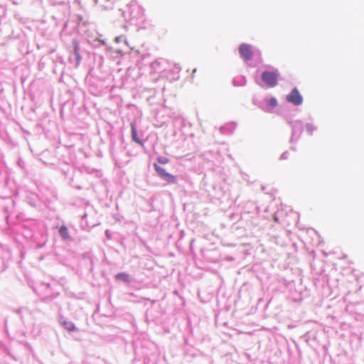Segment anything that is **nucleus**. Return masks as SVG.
I'll list each match as a JSON object with an SVG mask.
<instances>
[{
  "label": "nucleus",
  "mask_w": 364,
  "mask_h": 364,
  "mask_svg": "<svg viewBox=\"0 0 364 364\" xmlns=\"http://www.w3.org/2000/svg\"><path fill=\"white\" fill-rule=\"evenodd\" d=\"M89 24H63L60 31V38L64 41H68L70 38L72 43V50L70 53L68 61L74 68H77L81 62L80 41L78 36L86 39L87 42L93 48H97L105 46V49L109 48L105 40L98 38V33L90 31L87 26Z\"/></svg>",
  "instance_id": "f257e3e1"
},
{
  "label": "nucleus",
  "mask_w": 364,
  "mask_h": 364,
  "mask_svg": "<svg viewBox=\"0 0 364 364\" xmlns=\"http://www.w3.org/2000/svg\"><path fill=\"white\" fill-rule=\"evenodd\" d=\"M279 77L280 73L278 69L271 67V70L262 71L259 80H256L255 82L261 88H273L278 85Z\"/></svg>",
  "instance_id": "f03ea898"
},
{
  "label": "nucleus",
  "mask_w": 364,
  "mask_h": 364,
  "mask_svg": "<svg viewBox=\"0 0 364 364\" xmlns=\"http://www.w3.org/2000/svg\"><path fill=\"white\" fill-rule=\"evenodd\" d=\"M240 58L245 63H248L254 57L260 60L261 53L259 50H253L250 44L242 43L238 47Z\"/></svg>",
  "instance_id": "7ed1b4c3"
},
{
  "label": "nucleus",
  "mask_w": 364,
  "mask_h": 364,
  "mask_svg": "<svg viewBox=\"0 0 364 364\" xmlns=\"http://www.w3.org/2000/svg\"><path fill=\"white\" fill-rule=\"evenodd\" d=\"M153 168L157 176L167 184H176L178 183V177L167 172L164 168L160 166L157 163L153 164Z\"/></svg>",
  "instance_id": "20e7f679"
},
{
  "label": "nucleus",
  "mask_w": 364,
  "mask_h": 364,
  "mask_svg": "<svg viewBox=\"0 0 364 364\" xmlns=\"http://www.w3.org/2000/svg\"><path fill=\"white\" fill-rule=\"evenodd\" d=\"M253 103L257 105L258 108L267 113L272 112V110L278 105V101L274 97L265 98L264 101H260L258 102L253 101Z\"/></svg>",
  "instance_id": "39448f33"
},
{
  "label": "nucleus",
  "mask_w": 364,
  "mask_h": 364,
  "mask_svg": "<svg viewBox=\"0 0 364 364\" xmlns=\"http://www.w3.org/2000/svg\"><path fill=\"white\" fill-rule=\"evenodd\" d=\"M285 100L295 107L301 105L304 102L303 96L296 87L291 90L290 92L286 95Z\"/></svg>",
  "instance_id": "423d86ee"
},
{
  "label": "nucleus",
  "mask_w": 364,
  "mask_h": 364,
  "mask_svg": "<svg viewBox=\"0 0 364 364\" xmlns=\"http://www.w3.org/2000/svg\"><path fill=\"white\" fill-rule=\"evenodd\" d=\"M291 129V134L290 137V142L293 143L294 141L299 140L304 130V123L300 119L294 121V123L290 126Z\"/></svg>",
  "instance_id": "0eeeda50"
},
{
  "label": "nucleus",
  "mask_w": 364,
  "mask_h": 364,
  "mask_svg": "<svg viewBox=\"0 0 364 364\" xmlns=\"http://www.w3.org/2000/svg\"><path fill=\"white\" fill-rule=\"evenodd\" d=\"M259 208L254 203L252 202H247L245 203V205L243 206L242 210V215L243 216L245 214H250L251 217L252 218L255 215H257L259 214Z\"/></svg>",
  "instance_id": "6e6552de"
},
{
  "label": "nucleus",
  "mask_w": 364,
  "mask_h": 364,
  "mask_svg": "<svg viewBox=\"0 0 364 364\" xmlns=\"http://www.w3.org/2000/svg\"><path fill=\"white\" fill-rule=\"evenodd\" d=\"M55 228L58 229L59 236L60 237L63 241L67 242L72 240V237L70 235L68 228L65 225L64 222L60 226H58V225H55Z\"/></svg>",
  "instance_id": "1a4fd4ad"
},
{
  "label": "nucleus",
  "mask_w": 364,
  "mask_h": 364,
  "mask_svg": "<svg viewBox=\"0 0 364 364\" xmlns=\"http://www.w3.org/2000/svg\"><path fill=\"white\" fill-rule=\"evenodd\" d=\"M131 137L132 140L136 144L140 145L142 147L144 146V141L139 136L137 128L134 123H131Z\"/></svg>",
  "instance_id": "9d476101"
},
{
  "label": "nucleus",
  "mask_w": 364,
  "mask_h": 364,
  "mask_svg": "<svg viewBox=\"0 0 364 364\" xmlns=\"http://www.w3.org/2000/svg\"><path fill=\"white\" fill-rule=\"evenodd\" d=\"M25 202L33 208H37L40 205V200L36 195H28L25 198Z\"/></svg>",
  "instance_id": "9b49d317"
},
{
  "label": "nucleus",
  "mask_w": 364,
  "mask_h": 364,
  "mask_svg": "<svg viewBox=\"0 0 364 364\" xmlns=\"http://www.w3.org/2000/svg\"><path fill=\"white\" fill-rule=\"evenodd\" d=\"M114 279L117 282H122L127 284H129L132 282V277L128 273L124 272L116 274Z\"/></svg>",
  "instance_id": "f8f14e48"
},
{
  "label": "nucleus",
  "mask_w": 364,
  "mask_h": 364,
  "mask_svg": "<svg viewBox=\"0 0 364 364\" xmlns=\"http://www.w3.org/2000/svg\"><path fill=\"white\" fill-rule=\"evenodd\" d=\"M236 126L237 124L235 122H231L225 124L224 126H222L220 128V131L222 134H231L236 128Z\"/></svg>",
  "instance_id": "ddd939ff"
},
{
  "label": "nucleus",
  "mask_w": 364,
  "mask_h": 364,
  "mask_svg": "<svg viewBox=\"0 0 364 364\" xmlns=\"http://www.w3.org/2000/svg\"><path fill=\"white\" fill-rule=\"evenodd\" d=\"M61 326L70 333L78 331L75 324L69 320L63 321Z\"/></svg>",
  "instance_id": "4468645a"
},
{
  "label": "nucleus",
  "mask_w": 364,
  "mask_h": 364,
  "mask_svg": "<svg viewBox=\"0 0 364 364\" xmlns=\"http://www.w3.org/2000/svg\"><path fill=\"white\" fill-rule=\"evenodd\" d=\"M247 79L244 75H240L232 79V84L234 86H244L246 85Z\"/></svg>",
  "instance_id": "2eb2a0df"
},
{
  "label": "nucleus",
  "mask_w": 364,
  "mask_h": 364,
  "mask_svg": "<svg viewBox=\"0 0 364 364\" xmlns=\"http://www.w3.org/2000/svg\"><path fill=\"white\" fill-rule=\"evenodd\" d=\"M59 295V292H51L50 294H48L46 296L41 297L40 299L41 302L43 303H48L53 300L54 299L57 298Z\"/></svg>",
  "instance_id": "dca6fc26"
},
{
  "label": "nucleus",
  "mask_w": 364,
  "mask_h": 364,
  "mask_svg": "<svg viewBox=\"0 0 364 364\" xmlns=\"http://www.w3.org/2000/svg\"><path fill=\"white\" fill-rule=\"evenodd\" d=\"M150 67L154 72H161L162 68L161 67V61L156 60L151 63Z\"/></svg>",
  "instance_id": "f3484780"
},
{
  "label": "nucleus",
  "mask_w": 364,
  "mask_h": 364,
  "mask_svg": "<svg viewBox=\"0 0 364 364\" xmlns=\"http://www.w3.org/2000/svg\"><path fill=\"white\" fill-rule=\"evenodd\" d=\"M305 129L307 134L310 136L313 135L314 131L317 130V127L311 123H306L305 124Z\"/></svg>",
  "instance_id": "a211bd4d"
},
{
  "label": "nucleus",
  "mask_w": 364,
  "mask_h": 364,
  "mask_svg": "<svg viewBox=\"0 0 364 364\" xmlns=\"http://www.w3.org/2000/svg\"><path fill=\"white\" fill-rule=\"evenodd\" d=\"M17 166L21 169L23 170L25 173H27V170H26V162L21 159V158H19L17 161Z\"/></svg>",
  "instance_id": "6ab92c4d"
},
{
  "label": "nucleus",
  "mask_w": 364,
  "mask_h": 364,
  "mask_svg": "<svg viewBox=\"0 0 364 364\" xmlns=\"http://www.w3.org/2000/svg\"><path fill=\"white\" fill-rule=\"evenodd\" d=\"M156 161L160 164H166L170 161V160L167 157L159 156L156 158Z\"/></svg>",
  "instance_id": "aec40b11"
},
{
  "label": "nucleus",
  "mask_w": 364,
  "mask_h": 364,
  "mask_svg": "<svg viewBox=\"0 0 364 364\" xmlns=\"http://www.w3.org/2000/svg\"><path fill=\"white\" fill-rule=\"evenodd\" d=\"M243 217V215H242V213L240 215L237 213H231L229 215L230 220L232 221L237 220L239 221L240 219H242Z\"/></svg>",
  "instance_id": "412c9836"
},
{
  "label": "nucleus",
  "mask_w": 364,
  "mask_h": 364,
  "mask_svg": "<svg viewBox=\"0 0 364 364\" xmlns=\"http://www.w3.org/2000/svg\"><path fill=\"white\" fill-rule=\"evenodd\" d=\"M174 126L181 128L183 126V119L181 117H176L173 122Z\"/></svg>",
  "instance_id": "4be33fe9"
},
{
  "label": "nucleus",
  "mask_w": 364,
  "mask_h": 364,
  "mask_svg": "<svg viewBox=\"0 0 364 364\" xmlns=\"http://www.w3.org/2000/svg\"><path fill=\"white\" fill-rule=\"evenodd\" d=\"M124 41L126 45H128V42L124 36H119L114 38V42L117 43Z\"/></svg>",
  "instance_id": "5701e85b"
},
{
  "label": "nucleus",
  "mask_w": 364,
  "mask_h": 364,
  "mask_svg": "<svg viewBox=\"0 0 364 364\" xmlns=\"http://www.w3.org/2000/svg\"><path fill=\"white\" fill-rule=\"evenodd\" d=\"M283 117L284 119V120L286 121V122L289 125L291 126L292 124V123H294V121L291 116L288 115V114H286V115H283Z\"/></svg>",
  "instance_id": "b1692460"
},
{
  "label": "nucleus",
  "mask_w": 364,
  "mask_h": 364,
  "mask_svg": "<svg viewBox=\"0 0 364 364\" xmlns=\"http://www.w3.org/2000/svg\"><path fill=\"white\" fill-rule=\"evenodd\" d=\"M289 156V152L287 151H285L280 156L279 159L280 160H286L288 159Z\"/></svg>",
  "instance_id": "393cba45"
},
{
  "label": "nucleus",
  "mask_w": 364,
  "mask_h": 364,
  "mask_svg": "<svg viewBox=\"0 0 364 364\" xmlns=\"http://www.w3.org/2000/svg\"><path fill=\"white\" fill-rule=\"evenodd\" d=\"M68 319L65 318L63 315L60 314L58 315V321L60 323V325H63V321H67Z\"/></svg>",
  "instance_id": "a878e982"
},
{
  "label": "nucleus",
  "mask_w": 364,
  "mask_h": 364,
  "mask_svg": "<svg viewBox=\"0 0 364 364\" xmlns=\"http://www.w3.org/2000/svg\"><path fill=\"white\" fill-rule=\"evenodd\" d=\"M43 285L46 286L47 289H50L51 292H55L49 283H43Z\"/></svg>",
  "instance_id": "bb28decb"
},
{
  "label": "nucleus",
  "mask_w": 364,
  "mask_h": 364,
  "mask_svg": "<svg viewBox=\"0 0 364 364\" xmlns=\"http://www.w3.org/2000/svg\"><path fill=\"white\" fill-rule=\"evenodd\" d=\"M105 236L107 239H110L112 237V233L109 230H105Z\"/></svg>",
  "instance_id": "cd10ccee"
},
{
  "label": "nucleus",
  "mask_w": 364,
  "mask_h": 364,
  "mask_svg": "<svg viewBox=\"0 0 364 364\" xmlns=\"http://www.w3.org/2000/svg\"><path fill=\"white\" fill-rule=\"evenodd\" d=\"M273 220L276 222V223H279V217H278V213H276L274 214L273 215Z\"/></svg>",
  "instance_id": "c85d7f7f"
},
{
  "label": "nucleus",
  "mask_w": 364,
  "mask_h": 364,
  "mask_svg": "<svg viewBox=\"0 0 364 364\" xmlns=\"http://www.w3.org/2000/svg\"><path fill=\"white\" fill-rule=\"evenodd\" d=\"M194 242V240H192L190 242V250L193 251V244Z\"/></svg>",
  "instance_id": "c756f323"
},
{
  "label": "nucleus",
  "mask_w": 364,
  "mask_h": 364,
  "mask_svg": "<svg viewBox=\"0 0 364 364\" xmlns=\"http://www.w3.org/2000/svg\"><path fill=\"white\" fill-rule=\"evenodd\" d=\"M21 309H16V310H15V312H16V314H21Z\"/></svg>",
  "instance_id": "7c9ffc66"
},
{
  "label": "nucleus",
  "mask_w": 364,
  "mask_h": 364,
  "mask_svg": "<svg viewBox=\"0 0 364 364\" xmlns=\"http://www.w3.org/2000/svg\"><path fill=\"white\" fill-rule=\"evenodd\" d=\"M176 69L177 70V72L178 73L181 70V68L178 65H176Z\"/></svg>",
  "instance_id": "2f4dec72"
},
{
  "label": "nucleus",
  "mask_w": 364,
  "mask_h": 364,
  "mask_svg": "<svg viewBox=\"0 0 364 364\" xmlns=\"http://www.w3.org/2000/svg\"><path fill=\"white\" fill-rule=\"evenodd\" d=\"M292 151H296V149L294 146H291V148H290Z\"/></svg>",
  "instance_id": "473e14b6"
},
{
  "label": "nucleus",
  "mask_w": 364,
  "mask_h": 364,
  "mask_svg": "<svg viewBox=\"0 0 364 364\" xmlns=\"http://www.w3.org/2000/svg\"><path fill=\"white\" fill-rule=\"evenodd\" d=\"M114 151V146H113V144L112 143V145H111V151L112 152Z\"/></svg>",
  "instance_id": "72a5a7b5"
},
{
  "label": "nucleus",
  "mask_w": 364,
  "mask_h": 364,
  "mask_svg": "<svg viewBox=\"0 0 364 364\" xmlns=\"http://www.w3.org/2000/svg\"><path fill=\"white\" fill-rule=\"evenodd\" d=\"M3 182H4V183H7V178H6V177H5V178H4V181H3Z\"/></svg>",
  "instance_id": "f704fd0d"
},
{
  "label": "nucleus",
  "mask_w": 364,
  "mask_h": 364,
  "mask_svg": "<svg viewBox=\"0 0 364 364\" xmlns=\"http://www.w3.org/2000/svg\"><path fill=\"white\" fill-rule=\"evenodd\" d=\"M78 190H81L82 189V187L80 186H77L75 187Z\"/></svg>",
  "instance_id": "c9c22d12"
},
{
  "label": "nucleus",
  "mask_w": 364,
  "mask_h": 364,
  "mask_svg": "<svg viewBox=\"0 0 364 364\" xmlns=\"http://www.w3.org/2000/svg\"><path fill=\"white\" fill-rule=\"evenodd\" d=\"M7 355H11L14 359H16V358H14V356L11 355V353H10L9 352H7Z\"/></svg>",
  "instance_id": "e433bc0d"
},
{
  "label": "nucleus",
  "mask_w": 364,
  "mask_h": 364,
  "mask_svg": "<svg viewBox=\"0 0 364 364\" xmlns=\"http://www.w3.org/2000/svg\"><path fill=\"white\" fill-rule=\"evenodd\" d=\"M184 343H185L186 344H187V343H188V339H187V338H185V339H184Z\"/></svg>",
  "instance_id": "4c0bfd02"
},
{
  "label": "nucleus",
  "mask_w": 364,
  "mask_h": 364,
  "mask_svg": "<svg viewBox=\"0 0 364 364\" xmlns=\"http://www.w3.org/2000/svg\"><path fill=\"white\" fill-rule=\"evenodd\" d=\"M196 72V69L195 68L193 70V75Z\"/></svg>",
  "instance_id": "58836bf2"
},
{
  "label": "nucleus",
  "mask_w": 364,
  "mask_h": 364,
  "mask_svg": "<svg viewBox=\"0 0 364 364\" xmlns=\"http://www.w3.org/2000/svg\"><path fill=\"white\" fill-rule=\"evenodd\" d=\"M143 28L142 27H140V28H136V30L139 31V29H141Z\"/></svg>",
  "instance_id": "ea45409f"
},
{
  "label": "nucleus",
  "mask_w": 364,
  "mask_h": 364,
  "mask_svg": "<svg viewBox=\"0 0 364 364\" xmlns=\"http://www.w3.org/2000/svg\"><path fill=\"white\" fill-rule=\"evenodd\" d=\"M203 256H204L205 258H207V256H206V255L205 254V252L203 253Z\"/></svg>",
  "instance_id": "a19ab883"
}]
</instances>
